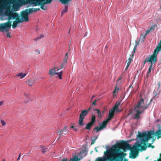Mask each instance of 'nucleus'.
<instances>
[{
	"instance_id": "37998d69",
	"label": "nucleus",
	"mask_w": 161,
	"mask_h": 161,
	"mask_svg": "<svg viewBox=\"0 0 161 161\" xmlns=\"http://www.w3.org/2000/svg\"><path fill=\"white\" fill-rule=\"evenodd\" d=\"M6 11H8L9 12H12L11 10H10V7H8L6 8Z\"/></svg>"
},
{
	"instance_id": "4c0bfd02",
	"label": "nucleus",
	"mask_w": 161,
	"mask_h": 161,
	"mask_svg": "<svg viewBox=\"0 0 161 161\" xmlns=\"http://www.w3.org/2000/svg\"><path fill=\"white\" fill-rule=\"evenodd\" d=\"M130 57H131V56L130 55V57L128 59V61L127 64V65H128V66H129V65L131 63V61L132 59V57L131 58Z\"/></svg>"
},
{
	"instance_id": "f704fd0d",
	"label": "nucleus",
	"mask_w": 161,
	"mask_h": 161,
	"mask_svg": "<svg viewBox=\"0 0 161 161\" xmlns=\"http://www.w3.org/2000/svg\"><path fill=\"white\" fill-rule=\"evenodd\" d=\"M18 23H17V22H16L15 21L13 22V25H12V27L14 29H15L17 26V24Z\"/></svg>"
},
{
	"instance_id": "0e129e2a",
	"label": "nucleus",
	"mask_w": 161,
	"mask_h": 161,
	"mask_svg": "<svg viewBox=\"0 0 161 161\" xmlns=\"http://www.w3.org/2000/svg\"><path fill=\"white\" fill-rule=\"evenodd\" d=\"M129 66H128V65H127V66L125 68V70H126L128 69Z\"/></svg>"
},
{
	"instance_id": "423d86ee",
	"label": "nucleus",
	"mask_w": 161,
	"mask_h": 161,
	"mask_svg": "<svg viewBox=\"0 0 161 161\" xmlns=\"http://www.w3.org/2000/svg\"><path fill=\"white\" fill-rule=\"evenodd\" d=\"M12 21H8L7 22L1 23L0 25V31L3 32L4 30L6 32L8 31L11 25Z\"/></svg>"
},
{
	"instance_id": "e433bc0d",
	"label": "nucleus",
	"mask_w": 161,
	"mask_h": 161,
	"mask_svg": "<svg viewBox=\"0 0 161 161\" xmlns=\"http://www.w3.org/2000/svg\"><path fill=\"white\" fill-rule=\"evenodd\" d=\"M152 66H153V63H151L150 64V67L148 69V71L147 72V74L148 75L151 72V69L152 68Z\"/></svg>"
},
{
	"instance_id": "2eb2a0df",
	"label": "nucleus",
	"mask_w": 161,
	"mask_h": 161,
	"mask_svg": "<svg viewBox=\"0 0 161 161\" xmlns=\"http://www.w3.org/2000/svg\"><path fill=\"white\" fill-rule=\"evenodd\" d=\"M126 155V153H124L121 151L116 157L117 158V159L116 160V161H122L124 157Z\"/></svg>"
},
{
	"instance_id": "bf43d9fd",
	"label": "nucleus",
	"mask_w": 161,
	"mask_h": 161,
	"mask_svg": "<svg viewBox=\"0 0 161 161\" xmlns=\"http://www.w3.org/2000/svg\"><path fill=\"white\" fill-rule=\"evenodd\" d=\"M151 145H152L151 144L149 143V144H148V145L147 146V147H151Z\"/></svg>"
},
{
	"instance_id": "9b49d317",
	"label": "nucleus",
	"mask_w": 161,
	"mask_h": 161,
	"mask_svg": "<svg viewBox=\"0 0 161 161\" xmlns=\"http://www.w3.org/2000/svg\"><path fill=\"white\" fill-rule=\"evenodd\" d=\"M123 149L124 152L126 151L127 149L130 150L131 148V145L125 141H121V148Z\"/></svg>"
},
{
	"instance_id": "ddd939ff",
	"label": "nucleus",
	"mask_w": 161,
	"mask_h": 161,
	"mask_svg": "<svg viewBox=\"0 0 161 161\" xmlns=\"http://www.w3.org/2000/svg\"><path fill=\"white\" fill-rule=\"evenodd\" d=\"M28 14L27 12L25 10L22 11L21 13V16L24 21L27 22L29 21Z\"/></svg>"
},
{
	"instance_id": "412c9836",
	"label": "nucleus",
	"mask_w": 161,
	"mask_h": 161,
	"mask_svg": "<svg viewBox=\"0 0 161 161\" xmlns=\"http://www.w3.org/2000/svg\"><path fill=\"white\" fill-rule=\"evenodd\" d=\"M134 110L136 112V113L135 114L134 117V119H138L139 117L140 114L143 112V110H140L138 109H135Z\"/></svg>"
},
{
	"instance_id": "9d476101",
	"label": "nucleus",
	"mask_w": 161,
	"mask_h": 161,
	"mask_svg": "<svg viewBox=\"0 0 161 161\" xmlns=\"http://www.w3.org/2000/svg\"><path fill=\"white\" fill-rule=\"evenodd\" d=\"M107 122L106 121H103L102 123L99 124V127L96 126L93 129L94 131H96V133H97L99 130H102L105 128L107 125Z\"/></svg>"
},
{
	"instance_id": "338daca9",
	"label": "nucleus",
	"mask_w": 161,
	"mask_h": 161,
	"mask_svg": "<svg viewBox=\"0 0 161 161\" xmlns=\"http://www.w3.org/2000/svg\"><path fill=\"white\" fill-rule=\"evenodd\" d=\"M36 8V9H37V10H40V9L39 8Z\"/></svg>"
},
{
	"instance_id": "2f4dec72",
	"label": "nucleus",
	"mask_w": 161,
	"mask_h": 161,
	"mask_svg": "<svg viewBox=\"0 0 161 161\" xmlns=\"http://www.w3.org/2000/svg\"><path fill=\"white\" fill-rule=\"evenodd\" d=\"M44 37V35L42 34V35H41L40 36H38L37 37L35 38L34 40L35 41H37L40 39L43 38Z\"/></svg>"
},
{
	"instance_id": "a211bd4d",
	"label": "nucleus",
	"mask_w": 161,
	"mask_h": 161,
	"mask_svg": "<svg viewBox=\"0 0 161 161\" xmlns=\"http://www.w3.org/2000/svg\"><path fill=\"white\" fill-rule=\"evenodd\" d=\"M80 159L78 158V156L77 155H75L72 158L70 159L69 161H78L80 160ZM59 161H68L67 158H64L60 160Z\"/></svg>"
},
{
	"instance_id": "6e6d98bb",
	"label": "nucleus",
	"mask_w": 161,
	"mask_h": 161,
	"mask_svg": "<svg viewBox=\"0 0 161 161\" xmlns=\"http://www.w3.org/2000/svg\"><path fill=\"white\" fill-rule=\"evenodd\" d=\"M150 30H147L146 31V35L149 34L150 32Z\"/></svg>"
},
{
	"instance_id": "5fc2aeb1",
	"label": "nucleus",
	"mask_w": 161,
	"mask_h": 161,
	"mask_svg": "<svg viewBox=\"0 0 161 161\" xmlns=\"http://www.w3.org/2000/svg\"><path fill=\"white\" fill-rule=\"evenodd\" d=\"M139 41H138V42H137V41H136V45H135L136 46H137V45H138L139 44Z\"/></svg>"
},
{
	"instance_id": "72a5a7b5",
	"label": "nucleus",
	"mask_w": 161,
	"mask_h": 161,
	"mask_svg": "<svg viewBox=\"0 0 161 161\" xmlns=\"http://www.w3.org/2000/svg\"><path fill=\"white\" fill-rule=\"evenodd\" d=\"M61 3L64 4H66L68 2H69L71 0H59Z\"/></svg>"
},
{
	"instance_id": "052dcab7",
	"label": "nucleus",
	"mask_w": 161,
	"mask_h": 161,
	"mask_svg": "<svg viewBox=\"0 0 161 161\" xmlns=\"http://www.w3.org/2000/svg\"><path fill=\"white\" fill-rule=\"evenodd\" d=\"M136 46H136V45H135V46H134V48H133V50H136V48H137Z\"/></svg>"
},
{
	"instance_id": "c85d7f7f",
	"label": "nucleus",
	"mask_w": 161,
	"mask_h": 161,
	"mask_svg": "<svg viewBox=\"0 0 161 161\" xmlns=\"http://www.w3.org/2000/svg\"><path fill=\"white\" fill-rule=\"evenodd\" d=\"M19 1H21V0H18ZM32 0H26L25 1V0H23L22 1V4L25 5L28 3H31Z\"/></svg>"
},
{
	"instance_id": "a19ab883",
	"label": "nucleus",
	"mask_w": 161,
	"mask_h": 161,
	"mask_svg": "<svg viewBox=\"0 0 161 161\" xmlns=\"http://www.w3.org/2000/svg\"><path fill=\"white\" fill-rule=\"evenodd\" d=\"M98 99H96L92 103V104L95 105L96 104V103L98 100Z\"/></svg>"
},
{
	"instance_id": "49530a36",
	"label": "nucleus",
	"mask_w": 161,
	"mask_h": 161,
	"mask_svg": "<svg viewBox=\"0 0 161 161\" xmlns=\"http://www.w3.org/2000/svg\"><path fill=\"white\" fill-rule=\"evenodd\" d=\"M148 62H149L148 61V59L147 58V57L145 58V60L143 61V64H144V65L146 63Z\"/></svg>"
},
{
	"instance_id": "f3484780",
	"label": "nucleus",
	"mask_w": 161,
	"mask_h": 161,
	"mask_svg": "<svg viewBox=\"0 0 161 161\" xmlns=\"http://www.w3.org/2000/svg\"><path fill=\"white\" fill-rule=\"evenodd\" d=\"M158 128L156 131L155 135L157 136V139H159L161 137V125H158Z\"/></svg>"
},
{
	"instance_id": "c756f323",
	"label": "nucleus",
	"mask_w": 161,
	"mask_h": 161,
	"mask_svg": "<svg viewBox=\"0 0 161 161\" xmlns=\"http://www.w3.org/2000/svg\"><path fill=\"white\" fill-rule=\"evenodd\" d=\"M25 10L27 12L28 14L32 13L33 12V8H29L26 9Z\"/></svg>"
},
{
	"instance_id": "39448f33",
	"label": "nucleus",
	"mask_w": 161,
	"mask_h": 161,
	"mask_svg": "<svg viewBox=\"0 0 161 161\" xmlns=\"http://www.w3.org/2000/svg\"><path fill=\"white\" fill-rule=\"evenodd\" d=\"M152 100H150L149 103L147 104H145L144 103V100L143 98H141L138 101L137 104L135 107V109H138L140 110H143L147 109L148 106L151 103Z\"/></svg>"
},
{
	"instance_id": "680f3d73",
	"label": "nucleus",
	"mask_w": 161,
	"mask_h": 161,
	"mask_svg": "<svg viewBox=\"0 0 161 161\" xmlns=\"http://www.w3.org/2000/svg\"><path fill=\"white\" fill-rule=\"evenodd\" d=\"M128 159L126 158H124V160L123 161H128Z\"/></svg>"
},
{
	"instance_id": "ea45409f",
	"label": "nucleus",
	"mask_w": 161,
	"mask_h": 161,
	"mask_svg": "<svg viewBox=\"0 0 161 161\" xmlns=\"http://www.w3.org/2000/svg\"><path fill=\"white\" fill-rule=\"evenodd\" d=\"M63 132V129L61 130H59L58 132H60V133L59 134V137H60L61 136H62V135H63V133H62V132Z\"/></svg>"
},
{
	"instance_id": "79ce46f5",
	"label": "nucleus",
	"mask_w": 161,
	"mask_h": 161,
	"mask_svg": "<svg viewBox=\"0 0 161 161\" xmlns=\"http://www.w3.org/2000/svg\"><path fill=\"white\" fill-rule=\"evenodd\" d=\"M42 152L43 153H45L48 150L47 148H43L42 147Z\"/></svg>"
},
{
	"instance_id": "13d9d810",
	"label": "nucleus",
	"mask_w": 161,
	"mask_h": 161,
	"mask_svg": "<svg viewBox=\"0 0 161 161\" xmlns=\"http://www.w3.org/2000/svg\"><path fill=\"white\" fill-rule=\"evenodd\" d=\"M33 8V12H35L37 11V9H36V8Z\"/></svg>"
},
{
	"instance_id": "e2e57ef3",
	"label": "nucleus",
	"mask_w": 161,
	"mask_h": 161,
	"mask_svg": "<svg viewBox=\"0 0 161 161\" xmlns=\"http://www.w3.org/2000/svg\"><path fill=\"white\" fill-rule=\"evenodd\" d=\"M3 104V101L0 102V106H2Z\"/></svg>"
},
{
	"instance_id": "09e8293b",
	"label": "nucleus",
	"mask_w": 161,
	"mask_h": 161,
	"mask_svg": "<svg viewBox=\"0 0 161 161\" xmlns=\"http://www.w3.org/2000/svg\"><path fill=\"white\" fill-rule=\"evenodd\" d=\"M123 77V74H121L120 76L118 79L117 80V82H118L119 80L121 79Z\"/></svg>"
},
{
	"instance_id": "8fccbe9b",
	"label": "nucleus",
	"mask_w": 161,
	"mask_h": 161,
	"mask_svg": "<svg viewBox=\"0 0 161 161\" xmlns=\"http://www.w3.org/2000/svg\"><path fill=\"white\" fill-rule=\"evenodd\" d=\"M97 138V137L95 139H94L92 140V142L91 143V145H92L94 144V143L95 142V140Z\"/></svg>"
},
{
	"instance_id": "c9c22d12",
	"label": "nucleus",
	"mask_w": 161,
	"mask_h": 161,
	"mask_svg": "<svg viewBox=\"0 0 161 161\" xmlns=\"http://www.w3.org/2000/svg\"><path fill=\"white\" fill-rule=\"evenodd\" d=\"M67 126H65L63 129V131L64 132V133H63V134L64 135H66L67 133Z\"/></svg>"
},
{
	"instance_id": "473e14b6",
	"label": "nucleus",
	"mask_w": 161,
	"mask_h": 161,
	"mask_svg": "<svg viewBox=\"0 0 161 161\" xmlns=\"http://www.w3.org/2000/svg\"><path fill=\"white\" fill-rule=\"evenodd\" d=\"M63 73L62 71H60L59 73H56V75H58L60 79H62V75Z\"/></svg>"
},
{
	"instance_id": "cd10ccee",
	"label": "nucleus",
	"mask_w": 161,
	"mask_h": 161,
	"mask_svg": "<svg viewBox=\"0 0 161 161\" xmlns=\"http://www.w3.org/2000/svg\"><path fill=\"white\" fill-rule=\"evenodd\" d=\"M93 125L89 122L86 124V127L85 128V129L86 130H90L91 127Z\"/></svg>"
},
{
	"instance_id": "3c124183",
	"label": "nucleus",
	"mask_w": 161,
	"mask_h": 161,
	"mask_svg": "<svg viewBox=\"0 0 161 161\" xmlns=\"http://www.w3.org/2000/svg\"><path fill=\"white\" fill-rule=\"evenodd\" d=\"M6 33L7 36L9 38H10L11 37V36L10 35V33H9L8 31Z\"/></svg>"
},
{
	"instance_id": "58836bf2",
	"label": "nucleus",
	"mask_w": 161,
	"mask_h": 161,
	"mask_svg": "<svg viewBox=\"0 0 161 161\" xmlns=\"http://www.w3.org/2000/svg\"><path fill=\"white\" fill-rule=\"evenodd\" d=\"M145 35L143 36L142 37H141V36L139 39V41H140L141 40V42H143L144 41V40L145 38Z\"/></svg>"
},
{
	"instance_id": "dca6fc26",
	"label": "nucleus",
	"mask_w": 161,
	"mask_h": 161,
	"mask_svg": "<svg viewBox=\"0 0 161 161\" xmlns=\"http://www.w3.org/2000/svg\"><path fill=\"white\" fill-rule=\"evenodd\" d=\"M68 58V53H66L64 58L63 63L60 65V69H62L63 68L65 67L66 64L67 62Z\"/></svg>"
},
{
	"instance_id": "603ef678",
	"label": "nucleus",
	"mask_w": 161,
	"mask_h": 161,
	"mask_svg": "<svg viewBox=\"0 0 161 161\" xmlns=\"http://www.w3.org/2000/svg\"><path fill=\"white\" fill-rule=\"evenodd\" d=\"M20 156H21V153H20L19 155L18 158L17 159V161H19L20 160Z\"/></svg>"
},
{
	"instance_id": "5701e85b",
	"label": "nucleus",
	"mask_w": 161,
	"mask_h": 161,
	"mask_svg": "<svg viewBox=\"0 0 161 161\" xmlns=\"http://www.w3.org/2000/svg\"><path fill=\"white\" fill-rule=\"evenodd\" d=\"M121 101H118L116 102L114 106L112 108L113 109H114L116 111L118 112L119 109L118 107H119L121 103Z\"/></svg>"
},
{
	"instance_id": "7ed1b4c3",
	"label": "nucleus",
	"mask_w": 161,
	"mask_h": 161,
	"mask_svg": "<svg viewBox=\"0 0 161 161\" xmlns=\"http://www.w3.org/2000/svg\"><path fill=\"white\" fill-rule=\"evenodd\" d=\"M121 141L119 143L113 145L112 148L109 150H107L106 151L104 152L105 153L116 157L121 151L120 149L121 148Z\"/></svg>"
},
{
	"instance_id": "bb28decb",
	"label": "nucleus",
	"mask_w": 161,
	"mask_h": 161,
	"mask_svg": "<svg viewBox=\"0 0 161 161\" xmlns=\"http://www.w3.org/2000/svg\"><path fill=\"white\" fill-rule=\"evenodd\" d=\"M96 120V117L95 116V115H92V119H91V121L89 122V123H91V124H92V125H93Z\"/></svg>"
},
{
	"instance_id": "7c9ffc66",
	"label": "nucleus",
	"mask_w": 161,
	"mask_h": 161,
	"mask_svg": "<svg viewBox=\"0 0 161 161\" xmlns=\"http://www.w3.org/2000/svg\"><path fill=\"white\" fill-rule=\"evenodd\" d=\"M68 6H67V5L65 6V7L64 10H63L62 11V12H61L62 16L64 14H65V13L66 12H67V9H68Z\"/></svg>"
},
{
	"instance_id": "a18cd8bd",
	"label": "nucleus",
	"mask_w": 161,
	"mask_h": 161,
	"mask_svg": "<svg viewBox=\"0 0 161 161\" xmlns=\"http://www.w3.org/2000/svg\"><path fill=\"white\" fill-rule=\"evenodd\" d=\"M119 90V88H117V86H116L115 87V89L114 90V91H113V93L114 94L116 92V90Z\"/></svg>"
},
{
	"instance_id": "b1692460",
	"label": "nucleus",
	"mask_w": 161,
	"mask_h": 161,
	"mask_svg": "<svg viewBox=\"0 0 161 161\" xmlns=\"http://www.w3.org/2000/svg\"><path fill=\"white\" fill-rule=\"evenodd\" d=\"M26 75V74L25 73H20L19 74H17L15 76L18 77L20 76V79H22L24 78Z\"/></svg>"
},
{
	"instance_id": "20e7f679",
	"label": "nucleus",
	"mask_w": 161,
	"mask_h": 161,
	"mask_svg": "<svg viewBox=\"0 0 161 161\" xmlns=\"http://www.w3.org/2000/svg\"><path fill=\"white\" fill-rule=\"evenodd\" d=\"M52 1V0H32L30 3L34 5V6L40 5L41 8L43 10H45L47 7H44V5L51 3Z\"/></svg>"
},
{
	"instance_id": "4be33fe9",
	"label": "nucleus",
	"mask_w": 161,
	"mask_h": 161,
	"mask_svg": "<svg viewBox=\"0 0 161 161\" xmlns=\"http://www.w3.org/2000/svg\"><path fill=\"white\" fill-rule=\"evenodd\" d=\"M17 15H16V17H15L14 18V19H15V21L18 24L20 23L23 22L24 21L23 19H21L19 18V15L17 13Z\"/></svg>"
},
{
	"instance_id": "1a4fd4ad",
	"label": "nucleus",
	"mask_w": 161,
	"mask_h": 161,
	"mask_svg": "<svg viewBox=\"0 0 161 161\" xmlns=\"http://www.w3.org/2000/svg\"><path fill=\"white\" fill-rule=\"evenodd\" d=\"M5 16H8V21H10V20L12 19H14L16 15H17L16 12H9L8 11H5L4 13Z\"/></svg>"
},
{
	"instance_id": "f03ea898",
	"label": "nucleus",
	"mask_w": 161,
	"mask_h": 161,
	"mask_svg": "<svg viewBox=\"0 0 161 161\" xmlns=\"http://www.w3.org/2000/svg\"><path fill=\"white\" fill-rule=\"evenodd\" d=\"M142 146L136 141L135 145L132 147H131V148L130 150L129 158L132 159H135L136 158L138 155L139 151H144L142 149Z\"/></svg>"
},
{
	"instance_id": "f8f14e48",
	"label": "nucleus",
	"mask_w": 161,
	"mask_h": 161,
	"mask_svg": "<svg viewBox=\"0 0 161 161\" xmlns=\"http://www.w3.org/2000/svg\"><path fill=\"white\" fill-rule=\"evenodd\" d=\"M115 111H116V110L112 108L109 110L108 118L105 120L104 121H106L107 124L110 120L113 118L114 115V112Z\"/></svg>"
},
{
	"instance_id": "a878e982",
	"label": "nucleus",
	"mask_w": 161,
	"mask_h": 161,
	"mask_svg": "<svg viewBox=\"0 0 161 161\" xmlns=\"http://www.w3.org/2000/svg\"><path fill=\"white\" fill-rule=\"evenodd\" d=\"M56 71L54 70V69H51L49 71V73L51 75H56Z\"/></svg>"
},
{
	"instance_id": "0eeeda50",
	"label": "nucleus",
	"mask_w": 161,
	"mask_h": 161,
	"mask_svg": "<svg viewBox=\"0 0 161 161\" xmlns=\"http://www.w3.org/2000/svg\"><path fill=\"white\" fill-rule=\"evenodd\" d=\"M105 155L107 157L106 158H99L97 161H116L117 158L116 157H114L113 155L108 154L104 152Z\"/></svg>"
},
{
	"instance_id": "774afa93",
	"label": "nucleus",
	"mask_w": 161,
	"mask_h": 161,
	"mask_svg": "<svg viewBox=\"0 0 161 161\" xmlns=\"http://www.w3.org/2000/svg\"><path fill=\"white\" fill-rule=\"evenodd\" d=\"M95 97V96H93L92 98V99H91V100H92V99Z\"/></svg>"
},
{
	"instance_id": "de8ad7c7",
	"label": "nucleus",
	"mask_w": 161,
	"mask_h": 161,
	"mask_svg": "<svg viewBox=\"0 0 161 161\" xmlns=\"http://www.w3.org/2000/svg\"><path fill=\"white\" fill-rule=\"evenodd\" d=\"M1 123L2 125L3 126H4L5 125H6V123L4 121H3V120H1Z\"/></svg>"
},
{
	"instance_id": "6e6552de",
	"label": "nucleus",
	"mask_w": 161,
	"mask_h": 161,
	"mask_svg": "<svg viewBox=\"0 0 161 161\" xmlns=\"http://www.w3.org/2000/svg\"><path fill=\"white\" fill-rule=\"evenodd\" d=\"M88 114L86 110H82L80 114L79 120V124L80 126L83 125V121L85 117Z\"/></svg>"
},
{
	"instance_id": "393cba45",
	"label": "nucleus",
	"mask_w": 161,
	"mask_h": 161,
	"mask_svg": "<svg viewBox=\"0 0 161 161\" xmlns=\"http://www.w3.org/2000/svg\"><path fill=\"white\" fill-rule=\"evenodd\" d=\"M94 110L97 111L96 113L97 114L98 117L99 118H101L103 116L102 115V113L99 109H94Z\"/></svg>"
},
{
	"instance_id": "4d7b16f0",
	"label": "nucleus",
	"mask_w": 161,
	"mask_h": 161,
	"mask_svg": "<svg viewBox=\"0 0 161 161\" xmlns=\"http://www.w3.org/2000/svg\"><path fill=\"white\" fill-rule=\"evenodd\" d=\"M91 107H90L88 108V109H87V110H86V111L87 112V113H88L89 112V110L91 109Z\"/></svg>"
},
{
	"instance_id": "4468645a",
	"label": "nucleus",
	"mask_w": 161,
	"mask_h": 161,
	"mask_svg": "<svg viewBox=\"0 0 161 161\" xmlns=\"http://www.w3.org/2000/svg\"><path fill=\"white\" fill-rule=\"evenodd\" d=\"M37 78L35 76H33L29 79L26 82V83L29 86H31L35 83L36 80Z\"/></svg>"
},
{
	"instance_id": "6ab92c4d",
	"label": "nucleus",
	"mask_w": 161,
	"mask_h": 161,
	"mask_svg": "<svg viewBox=\"0 0 161 161\" xmlns=\"http://www.w3.org/2000/svg\"><path fill=\"white\" fill-rule=\"evenodd\" d=\"M157 56L152 55L150 57H147L149 62H151V64L155 63L157 61Z\"/></svg>"
},
{
	"instance_id": "f257e3e1",
	"label": "nucleus",
	"mask_w": 161,
	"mask_h": 161,
	"mask_svg": "<svg viewBox=\"0 0 161 161\" xmlns=\"http://www.w3.org/2000/svg\"><path fill=\"white\" fill-rule=\"evenodd\" d=\"M155 132L149 130L147 133L146 131L143 133L139 132L137 136L138 139L136 141L142 146V149L145 150L147 148V144H148V140L153 138L155 135Z\"/></svg>"
},
{
	"instance_id": "c03bdc74",
	"label": "nucleus",
	"mask_w": 161,
	"mask_h": 161,
	"mask_svg": "<svg viewBox=\"0 0 161 161\" xmlns=\"http://www.w3.org/2000/svg\"><path fill=\"white\" fill-rule=\"evenodd\" d=\"M70 128H73V130L75 131H77V128H76V127L73 126V125L71 126Z\"/></svg>"
},
{
	"instance_id": "69168bd1",
	"label": "nucleus",
	"mask_w": 161,
	"mask_h": 161,
	"mask_svg": "<svg viewBox=\"0 0 161 161\" xmlns=\"http://www.w3.org/2000/svg\"><path fill=\"white\" fill-rule=\"evenodd\" d=\"M151 147V148H153L154 147V146L152 145Z\"/></svg>"
},
{
	"instance_id": "aec40b11",
	"label": "nucleus",
	"mask_w": 161,
	"mask_h": 161,
	"mask_svg": "<svg viewBox=\"0 0 161 161\" xmlns=\"http://www.w3.org/2000/svg\"><path fill=\"white\" fill-rule=\"evenodd\" d=\"M159 50H161V40L159 46H157L154 51L152 55H153L157 57V54Z\"/></svg>"
},
{
	"instance_id": "864d4df0",
	"label": "nucleus",
	"mask_w": 161,
	"mask_h": 161,
	"mask_svg": "<svg viewBox=\"0 0 161 161\" xmlns=\"http://www.w3.org/2000/svg\"><path fill=\"white\" fill-rule=\"evenodd\" d=\"M136 50H133L132 51V58H133V56H134V53H135Z\"/></svg>"
}]
</instances>
